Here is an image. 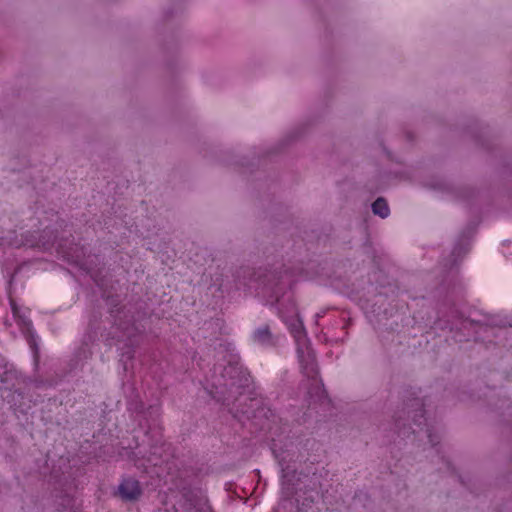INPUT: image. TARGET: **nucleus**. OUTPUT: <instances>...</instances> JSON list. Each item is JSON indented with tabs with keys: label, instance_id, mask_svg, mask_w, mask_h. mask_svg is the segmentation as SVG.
Instances as JSON below:
<instances>
[{
	"label": "nucleus",
	"instance_id": "nucleus-1",
	"mask_svg": "<svg viewBox=\"0 0 512 512\" xmlns=\"http://www.w3.org/2000/svg\"><path fill=\"white\" fill-rule=\"evenodd\" d=\"M279 315L287 326L296 344L297 358L302 373L316 381L319 371L315 354L311 348L310 341L305 330L303 320L299 315L294 301H289L286 306L279 302Z\"/></svg>",
	"mask_w": 512,
	"mask_h": 512
},
{
	"label": "nucleus",
	"instance_id": "nucleus-3",
	"mask_svg": "<svg viewBox=\"0 0 512 512\" xmlns=\"http://www.w3.org/2000/svg\"><path fill=\"white\" fill-rule=\"evenodd\" d=\"M470 247V238L467 236H463L459 239V241L453 247L450 256L448 259H444L441 264L444 271L446 272V277L455 278L457 275V266L459 262L462 260L464 255L469 251Z\"/></svg>",
	"mask_w": 512,
	"mask_h": 512
},
{
	"label": "nucleus",
	"instance_id": "nucleus-2",
	"mask_svg": "<svg viewBox=\"0 0 512 512\" xmlns=\"http://www.w3.org/2000/svg\"><path fill=\"white\" fill-rule=\"evenodd\" d=\"M9 304L12 310L13 317L16 320L20 329L22 331H27L30 333L29 345L33 354L34 362L37 364L40 339L37 335H35L32 332L33 326L32 321L30 319V310L28 308L19 306L11 296H9Z\"/></svg>",
	"mask_w": 512,
	"mask_h": 512
},
{
	"label": "nucleus",
	"instance_id": "nucleus-18",
	"mask_svg": "<svg viewBox=\"0 0 512 512\" xmlns=\"http://www.w3.org/2000/svg\"><path fill=\"white\" fill-rule=\"evenodd\" d=\"M153 465H154V466H158V462H157V461H154V462H153Z\"/></svg>",
	"mask_w": 512,
	"mask_h": 512
},
{
	"label": "nucleus",
	"instance_id": "nucleus-8",
	"mask_svg": "<svg viewBox=\"0 0 512 512\" xmlns=\"http://www.w3.org/2000/svg\"><path fill=\"white\" fill-rule=\"evenodd\" d=\"M458 325H460V328H467L468 326H474V322L470 321L468 318H458L455 322L451 324L449 329L453 331L454 329H459Z\"/></svg>",
	"mask_w": 512,
	"mask_h": 512
},
{
	"label": "nucleus",
	"instance_id": "nucleus-10",
	"mask_svg": "<svg viewBox=\"0 0 512 512\" xmlns=\"http://www.w3.org/2000/svg\"><path fill=\"white\" fill-rule=\"evenodd\" d=\"M48 244H49V241H42L41 239L36 241L35 239H28V238H26L20 245H27V246H40V245H42L43 247H45Z\"/></svg>",
	"mask_w": 512,
	"mask_h": 512
},
{
	"label": "nucleus",
	"instance_id": "nucleus-16",
	"mask_svg": "<svg viewBox=\"0 0 512 512\" xmlns=\"http://www.w3.org/2000/svg\"><path fill=\"white\" fill-rule=\"evenodd\" d=\"M131 358H132V355L130 353H128L127 355H125V354L121 355V361H125V359L130 360Z\"/></svg>",
	"mask_w": 512,
	"mask_h": 512
},
{
	"label": "nucleus",
	"instance_id": "nucleus-4",
	"mask_svg": "<svg viewBox=\"0 0 512 512\" xmlns=\"http://www.w3.org/2000/svg\"><path fill=\"white\" fill-rule=\"evenodd\" d=\"M262 404V400L258 398L250 399V409L245 410L242 413L247 416L248 419L259 420L262 428L266 427L265 422L274 421L275 414L269 407H266ZM267 427L270 429V426L267 424Z\"/></svg>",
	"mask_w": 512,
	"mask_h": 512
},
{
	"label": "nucleus",
	"instance_id": "nucleus-13",
	"mask_svg": "<svg viewBox=\"0 0 512 512\" xmlns=\"http://www.w3.org/2000/svg\"><path fill=\"white\" fill-rule=\"evenodd\" d=\"M287 476H288V475H287V473H286L285 469H284V468H282L281 482H282V486H283V488H284V487H285V485H286V479H287Z\"/></svg>",
	"mask_w": 512,
	"mask_h": 512
},
{
	"label": "nucleus",
	"instance_id": "nucleus-6",
	"mask_svg": "<svg viewBox=\"0 0 512 512\" xmlns=\"http://www.w3.org/2000/svg\"><path fill=\"white\" fill-rule=\"evenodd\" d=\"M372 211L375 215L381 218H387L390 214V209L386 200L382 197L376 199L371 205Z\"/></svg>",
	"mask_w": 512,
	"mask_h": 512
},
{
	"label": "nucleus",
	"instance_id": "nucleus-11",
	"mask_svg": "<svg viewBox=\"0 0 512 512\" xmlns=\"http://www.w3.org/2000/svg\"><path fill=\"white\" fill-rule=\"evenodd\" d=\"M426 433H427V437H428L429 442L431 443V445L435 446L437 444V441H436L437 440V436L434 433H432V431L430 429H427Z\"/></svg>",
	"mask_w": 512,
	"mask_h": 512
},
{
	"label": "nucleus",
	"instance_id": "nucleus-12",
	"mask_svg": "<svg viewBox=\"0 0 512 512\" xmlns=\"http://www.w3.org/2000/svg\"><path fill=\"white\" fill-rule=\"evenodd\" d=\"M62 258H63V259H65V260H67V261H68V262H70V263H74V264H76V265H80V262H79L78 260H74V259H73V256H72V255H70V253H63V254H62Z\"/></svg>",
	"mask_w": 512,
	"mask_h": 512
},
{
	"label": "nucleus",
	"instance_id": "nucleus-9",
	"mask_svg": "<svg viewBox=\"0 0 512 512\" xmlns=\"http://www.w3.org/2000/svg\"><path fill=\"white\" fill-rule=\"evenodd\" d=\"M502 247V253L506 257V259L512 263V241L505 240L502 243Z\"/></svg>",
	"mask_w": 512,
	"mask_h": 512
},
{
	"label": "nucleus",
	"instance_id": "nucleus-7",
	"mask_svg": "<svg viewBox=\"0 0 512 512\" xmlns=\"http://www.w3.org/2000/svg\"><path fill=\"white\" fill-rule=\"evenodd\" d=\"M253 338L256 342L262 345H269L272 342V334L267 325L256 329L253 333Z\"/></svg>",
	"mask_w": 512,
	"mask_h": 512
},
{
	"label": "nucleus",
	"instance_id": "nucleus-15",
	"mask_svg": "<svg viewBox=\"0 0 512 512\" xmlns=\"http://www.w3.org/2000/svg\"><path fill=\"white\" fill-rule=\"evenodd\" d=\"M231 357H232V359L229 362V364H230V368L232 369L233 368L232 364L237 363V361H236L237 355L232 354Z\"/></svg>",
	"mask_w": 512,
	"mask_h": 512
},
{
	"label": "nucleus",
	"instance_id": "nucleus-5",
	"mask_svg": "<svg viewBox=\"0 0 512 512\" xmlns=\"http://www.w3.org/2000/svg\"><path fill=\"white\" fill-rule=\"evenodd\" d=\"M118 490L121 497L125 500H135L141 494L139 482L132 478H124Z\"/></svg>",
	"mask_w": 512,
	"mask_h": 512
},
{
	"label": "nucleus",
	"instance_id": "nucleus-14",
	"mask_svg": "<svg viewBox=\"0 0 512 512\" xmlns=\"http://www.w3.org/2000/svg\"><path fill=\"white\" fill-rule=\"evenodd\" d=\"M503 324L508 325L510 328H512V316L506 317Z\"/></svg>",
	"mask_w": 512,
	"mask_h": 512
},
{
	"label": "nucleus",
	"instance_id": "nucleus-17",
	"mask_svg": "<svg viewBox=\"0 0 512 512\" xmlns=\"http://www.w3.org/2000/svg\"><path fill=\"white\" fill-rule=\"evenodd\" d=\"M271 449H272V452H273V454L275 455V457H276V458H279L280 456H279V454L277 453V450H276V447H275V443H273V444H272Z\"/></svg>",
	"mask_w": 512,
	"mask_h": 512
}]
</instances>
